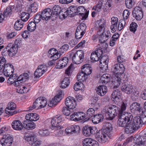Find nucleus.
Returning <instances> with one entry per match:
<instances>
[{"label":"nucleus","mask_w":146,"mask_h":146,"mask_svg":"<svg viewBox=\"0 0 146 146\" xmlns=\"http://www.w3.org/2000/svg\"><path fill=\"white\" fill-rule=\"evenodd\" d=\"M87 76L82 72H80L77 75V79L80 82H83L87 78Z\"/></svg>","instance_id":"obj_38"},{"label":"nucleus","mask_w":146,"mask_h":146,"mask_svg":"<svg viewBox=\"0 0 146 146\" xmlns=\"http://www.w3.org/2000/svg\"><path fill=\"white\" fill-rule=\"evenodd\" d=\"M38 5L36 3H34L31 4V8L30 9L31 10L32 12H35L37 11L38 8Z\"/></svg>","instance_id":"obj_60"},{"label":"nucleus","mask_w":146,"mask_h":146,"mask_svg":"<svg viewBox=\"0 0 146 146\" xmlns=\"http://www.w3.org/2000/svg\"><path fill=\"white\" fill-rule=\"evenodd\" d=\"M120 94V91L118 90H114L111 94V99L117 105H120L121 101Z\"/></svg>","instance_id":"obj_15"},{"label":"nucleus","mask_w":146,"mask_h":146,"mask_svg":"<svg viewBox=\"0 0 146 146\" xmlns=\"http://www.w3.org/2000/svg\"><path fill=\"white\" fill-rule=\"evenodd\" d=\"M95 111L94 109L93 108H90L87 110L86 112V115L87 117L85 119L86 121L88 120L95 113Z\"/></svg>","instance_id":"obj_41"},{"label":"nucleus","mask_w":146,"mask_h":146,"mask_svg":"<svg viewBox=\"0 0 146 146\" xmlns=\"http://www.w3.org/2000/svg\"><path fill=\"white\" fill-rule=\"evenodd\" d=\"M3 74L7 77L13 74L14 72L13 66L11 64L7 63L5 66L2 69Z\"/></svg>","instance_id":"obj_11"},{"label":"nucleus","mask_w":146,"mask_h":146,"mask_svg":"<svg viewBox=\"0 0 146 146\" xmlns=\"http://www.w3.org/2000/svg\"><path fill=\"white\" fill-rule=\"evenodd\" d=\"M61 8L58 5L54 6L52 8V11L54 12V14L56 15H59L60 12L61 11Z\"/></svg>","instance_id":"obj_53"},{"label":"nucleus","mask_w":146,"mask_h":146,"mask_svg":"<svg viewBox=\"0 0 146 146\" xmlns=\"http://www.w3.org/2000/svg\"><path fill=\"white\" fill-rule=\"evenodd\" d=\"M65 103L68 108L70 109H74L76 106L74 98L71 96L66 98Z\"/></svg>","instance_id":"obj_14"},{"label":"nucleus","mask_w":146,"mask_h":146,"mask_svg":"<svg viewBox=\"0 0 146 146\" xmlns=\"http://www.w3.org/2000/svg\"><path fill=\"white\" fill-rule=\"evenodd\" d=\"M29 18V13L25 12L22 13L21 15V20L23 22H26Z\"/></svg>","instance_id":"obj_44"},{"label":"nucleus","mask_w":146,"mask_h":146,"mask_svg":"<svg viewBox=\"0 0 146 146\" xmlns=\"http://www.w3.org/2000/svg\"><path fill=\"white\" fill-rule=\"evenodd\" d=\"M137 26V25L136 23L133 22L130 25L129 29L131 31L134 33L136 30Z\"/></svg>","instance_id":"obj_61"},{"label":"nucleus","mask_w":146,"mask_h":146,"mask_svg":"<svg viewBox=\"0 0 146 146\" xmlns=\"http://www.w3.org/2000/svg\"><path fill=\"white\" fill-rule=\"evenodd\" d=\"M39 134L42 136H48L49 134L48 131L47 129H40L38 132Z\"/></svg>","instance_id":"obj_58"},{"label":"nucleus","mask_w":146,"mask_h":146,"mask_svg":"<svg viewBox=\"0 0 146 146\" xmlns=\"http://www.w3.org/2000/svg\"><path fill=\"white\" fill-rule=\"evenodd\" d=\"M103 48L99 47L96 49L91 54V59L93 62L98 61L100 59V57L103 53Z\"/></svg>","instance_id":"obj_10"},{"label":"nucleus","mask_w":146,"mask_h":146,"mask_svg":"<svg viewBox=\"0 0 146 146\" xmlns=\"http://www.w3.org/2000/svg\"><path fill=\"white\" fill-rule=\"evenodd\" d=\"M6 60L4 57L1 56L0 57V71L5 66V65L6 64Z\"/></svg>","instance_id":"obj_51"},{"label":"nucleus","mask_w":146,"mask_h":146,"mask_svg":"<svg viewBox=\"0 0 146 146\" xmlns=\"http://www.w3.org/2000/svg\"><path fill=\"white\" fill-rule=\"evenodd\" d=\"M16 108V104L14 102H10L8 103L7 107L5 109V111L6 113L12 115L20 111V110L12 111L15 110Z\"/></svg>","instance_id":"obj_9"},{"label":"nucleus","mask_w":146,"mask_h":146,"mask_svg":"<svg viewBox=\"0 0 146 146\" xmlns=\"http://www.w3.org/2000/svg\"><path fill=\"white\" fill-rule=\"evenodd\" d=\"M91 141H92V139L90 138H87L84 139L82 141L83 146H90Z\"/></svg>","instance_id":"obj_57"},{"label":"nucleus","mask_w":146,"mask_h":146,"mask_svg":"<svg viewBox=\"0 0 146 146\" xmlns=\"http://www.w3.org/2000/svg\"><path fill=\"white\" fill-rule=\"evenodd\" d=\"M24 23L20 19L17 20L14 24V28L16 30L19 31L23 27Z\"/></svg>","instance_id":"obj_39"},{"label":"nucleus","mask_w":146,"mask_h":146,"mask_svg":"<svg viewBox=\"0 0 146 146\" xmlns=\"http://www.w3.org/2000/svg\"><path fill=\"white\" fill-rule=\"evenodd\" d=\"M64 9H62L59 13V16L60 19H64L69 15L67 10L66 11Z\"/></svg>","instance_id":"obj_46"},{"label":"nucleus","mask_w":146,"mask_h":146,"mask_svg":"<svg viewBox=\"0 0 146 146\" xmlns=\"http://www.w3.org/2000/svg\"><path fill=\"white\" fill-rule=\"evenodd\" d=\"M124 78L121 79L119 76H116L115 78L114 83V87L117 88L120 85L121 91L127 94H130L134 91L133 86L130 84L126 83L127 80L126 76H124Z\"/></svg>","instance_id":"obj_1"},{"label":"nucleus","mask_w":146,"mask_h":146,"mask_svg":"<svg viewBox=\"0 0 146 146\" xmlns=\"http://www.w3.org/2000/svg\"><path fill=\"white\" fill-rule=\"evenodd\" d=\"M125 68L123 64L121 63H118L114 64L112 67V72L115 75L114 77L113 82L114 83L115 78L116 76H119L120 78L121 79L124 78V76L125 75H121L124 72Z\"/></svg>","instance_id":"obj_4"},{"label":"nucleus","mask_w":146,"mask_h":146,"mask_svg":"<svg viewBox=\"0 0 146 146\" xmlns=\"http://www.w3.org/2000/svg\"><path fill=\"white\" fill-rule=\"evenodd\" d=\"M24 127L27 129L32 130L35 128L36 125L34 122L32 121L26 120L24 121Z\"/></svg>","instance_id":"obj_30"},{"label":"nucleus","mask_w":146,"mask_h":146,"mask_svg":"<svg viewBox=\"0 0 146 146\" xmlns=\"http://www.w3.org/2000/svg\"><path fill=\"white\" fill-rule=\"evenodd\" d=\"M29 75L27 73H25L19 76L18 78V80H21L22 82H25L28 79Z\"/></svg>","instance_id":"obj_48"},{"label":"nucleus","mask_w":146,"mask_h":146,"mask_svg":"<svg viewBox=\"0 0 146 146\" xmlns=\"http://www.w3.org/2000/svg\"><path fill=\"white\" fill-rule=\"evenodd\" d=\"M131 112L136 115H139L143 113V109L140 104L137 102H134L131 104L130 107Z\"/></svg>","instance_id":"obj_8"},{"label":"nucleus","mask_w":146,"mask_h":146,"mask_svg":"<svg viewBox=\"0 0 146 146\" xmlns=\"http://www.w3.org/2000/svg\"><path fill=\"white\" fill-rule=\"evenodd\" d=\"M108 91L107 87L105 85H100L96 89L97 94L100 96H103Z\"/></svg>","instance_id":"obj_26"},{"label":"nucleus","mask_w":146,"mask_h":146,"mask_svg":"<svg viewBox=\"0 0 146 146\" xmlns=\"http://www.w3.org/2000/svg\"><path fill=\"white\" fill-rule=\"evenodd\" d=\"M68 62V58L66 57H64L61 60L57 61L56 66V68H62L64 67L67 64Z\"/></svg>","instance_id":"obj_24"},{"label":"nucleus","mask_w":146,"mask_h":146,"mask_svg":"<svg viewBox=\"0 0 146 146\" xmlns=\"http://www.w3.org/2000/svg\"><path fill=\"white\" fill-rule=\"evenodd\" d=\"M13 128L15 130H20L23 129V126L21 121L19 120L13 121L12 123Z\"/></svg>","instance_id":"obj_29"},{"label":"nucleus","mask_w":146,"mask_h":146,"mask_svg":"<svg viewBox=\"0 0 146 146\" xmlns=\"http://www.w3.org/2000/svg\"><path fill=\"white\" fill-rule=\"evenodd\" d=\"M83 86V84L82 82H76L74 85V89L75 90L78 91L79 90H82Z\"/></svg>","instance_id":"obj_56"},{"label":"nucleus","mask_w":146,"mask_h":146,"mask_svg":"<svg viewBox=\"0 0 146 146\" xmlns=\"http://www.w3.org/2000/svg\"><path fill=\"white\" fill-rule=\"evenodd\" d=\"M69 83V79L68 78L66 77L62 81L60 87L62 88H65L68 86Z\"/></svg>","instance_id":"obj_42"},{"label":"nucleus","mask_w":146,"mask_h":146,"mask_svg":"<svg viewBox=\"0 0 146 146\" xmlns=\"http://www.w3.org/2000/svg\"><path fill=\"white\" fill-rule=\"evenodd\" d=\"M81 71L87 76L92 73V69L89 64H86L82 66Z\"/></svg>","instance_id":"obj_31"},{"label":"nucleus","mask_w":146,"mask_h":146,"mask_svg":"<svg viewBox=\"0 0 146 146\" xmlns=\"http://www.w3.org/2000/svg\"><path fill=\"white\" fill-rule=\"evenodd\" d=\"M82 33L79 31H78V30L76 29L75 33V37L77 39L80 38L84 34V33Z\"/></svg>","instance_id":"obj_63"},{"label":"nucleus","mask_w":146,"mask_h":146,"mask_svg":"<svg viewBox=\"0 0 146 146\" xmlns=\"http://www.w3.org/2000/svg\"><path fill=\"white\" fill-rule=\"evenodd\" d=\"M134 121L137 122L135 127L139 128L142 125L146 123V118L145 116H138L134 117Z\"/></svg>","instance_id":"obj_18"},{"label":"nucleus","mask_w":146,"mask_h":146,"mask_svg":"<svg viewBox=\"0 0 146 146\" xmlns=\"http://www.w3.org/2000/svg\"><path fill=\"white\" fill-rule=\"evenodd\" d=\"M106 126V128L102 131L97 133L96 135L97 140L101 143H104L107 141L110 133L112 130V127L111 123H107Z\"/></svg>","instance_id":"obj_3"},{"label":"nucleus","mask_w":146,"mask_h":146,"mask_svg":"<svg viewBox=\"0 0 146 146\" xmlns=\"http://www.w3.org/2000/svg\"><path fill=\"white\" fill-rule=\"evenodd\" d=\"M13 138L10 134H7L3 136L1 140V143L3 146H10L13 141Z\"/></svg>","instance_id":"obj_12"},{"label":"nucleus","mask_w":146,"mask_h":146,"mask_svg":"<svg viewBox=\"0 0 146 146\" xmlns=\"http://www.w3.org/2000/svg\"><path fill=\"white\" fill-rule=\"evenodd\" d=\"M49 56L52 60L55 61L60 56L58 51L54 48H51L48 51Z\"/></svg>","instance_id":"obj_19"},{"label":"nucleus","mask_w":146,"mask_h":146,"mask_svg":"<svg viewBox=\"0 0 146 146\" xmlns=\"http://www.w3.org/2000/svg\"><path fill=\"white\" fill-rule=\"evenodd\" d=\"M125 4L127 7L128 9L131 8L133 5V1L132 0H125Z\"/></svg>","instance_id":"obj_64"},{"label":"nucleus","mask_w":146,"mask_h":146,"mask_svg":"<svg viewBox=\"0 0 146 146\" xmlns=\"http://www.w3.org/2000/svg\"><path fill=\"white\" fill-rule=\"evenodd\" d=\"M102 34H103L104 36H105L107 39L108 40L111 36V34L110 31H109L104 30L102 31H100Z\"/></svg>","instance_id":"obj_59"},{"label":"nucleus","mask_w":146,"mask_h":146,"mask_svg":"<svg viewBox=\"0 0 146 146\" xmlns=\"http://www.w3.org/2000/svg\"><path fill=\"white\" fill-rule=\"evenodd\" d=\"M36 100L38 109L44 108L46 105L47 101L45 98L40 97L37 98Z\"/></svg>","instance_id":"obj_21"},{"label":"nucleus","mask_w":146,"mask_h":146,"mask_svg":"<svg viewBox=\"0 0 146 146\" xmlns=\"http://www.w3.org/2000/svg\"><path fill=\"white\" fill-rule=\"evenodd\" d=\"M132 115L130 113L120 112L118 114V119L117 124L120 126L129 127L130 125V121L132 119Z\"/></svg>","instance_id":"obj_2"},{"label":"nucleus","mask_w":146,"mask_h":146,"mask_svg":"<svg viewBox=\"0 0 146 146\" xmlns=\"http://www.w3.org/2000/svg\"><path fill=\"white\" fill-rule=\"evenodd\" d=\"M119 108L117 106L114 105H111L108 109L106 116L109 119L112 120L116 116L117 114L119 113Z\"/></svg>","instance_id":"obj_6"},{"label":"nucleus","mask_w":146,"mask_h":146,"mask_svg":"<svg viewBox=\"0 0 146 146\" xmlns=\"http://www.w3.org/2000/svg\"><path fill=\"white\" fill-rule=\"evenodd\" d=\"M26 120L31 121H36L39 118V115L36 113H30L26 115L25 116Z\"/></svg>","instance_id":"obj_25"},{"label":"nucleus","mask_w":146,"mask_h":146,"mask_svg":"<svg viewBox=\"0 0 146 146\" xmlns=\"http://www.w3.org/2000/svg\"><path fill=\"white\" fill-rule=\"evenodd\" d=\"M25 140L31 145H33L37 138L34 135L28 134L25 137Z\"/></svg>","instance_id":"obj_32"},{"label":"nucleus","mask_w":146,"mask_h":146,"mask_svg":"<svg viewBox=\"0 0 146 146\" xmlns=\"http://www.w3.org/2000/svg\"><path fill=\"white\" fill-rule=\"evenodd\" d=\"M62 116L60 115H56L52 118L51 121L52 129H58L62 128V126L60 125L62 122Z\"/></svg>","instance_id":"obj_7"},{"label":"nucleus","mask_w":146,"mask_h":146,"mask_svg":"<svg viewBox=\"0 0 146 146\" xmlns=\"http://www.w3.org/2000/svg\"><path fill=\"white\" fill-rule=\"evenodd\" d=\"M9 129L8 127L5 126L2 127L0 129V135H3V136L4 135H6L7 134H9L6 133V132L8 131Z\"/></svg>","instance_id":"obj_50"},{"label":"nucleus","mask_w":146,"mask_h":146,"mask_svg":"<svg viewBox=\"0 0 146 146\" xmlns=\"http://www.w3.org/2000/svg\"><path fill=\"white\" fill-rule=\"evenodd\" d=\"M77 13L82 17V20L86 19L88 17V14L85 13V9L83 6H80L77 8Z\"/></svg>","instance_id":"obj_27"},{"label":"nucleus","mask_w":146,"mask_h":146,"mask_svg":"<svg viewBox=\"0 0 146 146\" xmlns=\"http://www.w3.org/2000/svg\"><path fill=\"white\" fill-rule=\"evenodd\" d=\"M80 130L79 126L74 125L67 127L65 131L67 133L69 134L79 132Z\"/></svg>","instance_id":"obj_20"},{"label":"nucleus","mask_w":146,"mask_h":146,"mask_svg":"<svg viewBox=\"0 0 146 146\" xmlns=\"http://www.w3.org/2000/svg\"><path fill=\"white\" fill-rule=\"evenodd\" d=\"M86 26L84 23H82L79 25L77 29L78 31H79L82 33H85L86 30Z\"/></svg>","instance_id":"obj_52"},{"label":"nucleus","mask_w":146,"mask_h":146,"mask_svg":"<svg viewBox=\"0 0 146 146\" xmlns=\"http://www.w3.org/2000/svg\"><path fill=\"white\" fill-rule=\"evenodd\" d=\"M14 6H10L7 7L4 12L3 14L6 17L10 16L12 14L13 10L14 9Z\"/></svg>","instance_id":"obj_37"},{"label":"nucleus","mask_w":146,"mask_h":146,"mask_svg":"<svg viewBox=\"0 0 146 146\" xmlns=\"http://www.w3.org/2000/svg\"><path fill=\"white\" fill-rule=\"evenodd\" d=\"M120 102L119 106H121V110H119V113L120 112H124L123 111H125L126 109V107L127 106V101L125 100L124 101L122 102V104Z\"/></svg>","instance_id":"obj_49"},{"label":"nucleus","mask_w":146,"mask_h":146,"mask_svg":"<svg viewBox=\"0 0 146 146\" xmlns=\"http://www.w3.org/2000/svg\"><path fill=\"white\" fill-rule=\"evenodd\" d=\"M102 7V4L101 2H99L96 7H94L93 9L95 10V11L97 13H98L101 11Z\"/></svg>","instance_id":"obj_62"},{"label":"nucleus","mask_w":146,"mask_h":146,"mask_svg":"<svg viewBox=\"0 0 146 146\" xmlns=\"http://www.w3.org/2000/svg\"><path fill=\"white\" fill-rule=\"evenodd\" d=\"M125 23V21L124 19H120L119 21L118 27V30L119 31L121 30L124 28Z\"/></svg>","instance_id":"obj_55"},{"label":"nucleus","mask_w":146,"mask_h":146,"mask_svg":"<svg viewBox=\"0 0 146 146\" xmlns=\"http://www.w3.org/2000/svg\"><path fill=\"white\" fill-rule=\"evenodd\" d=\"M132 13L143 17V11L142 8L139 7L137 6L135 7Z\"/></svg>","instance_id":"obj_45"},{"label":"nucleus","mask_w":146,"mask_h":146,"mask_svg":"<svg viewBox=\"0 0 146 146\" xmlns=\"http://www.w3.org/2000/svg\"><path fill=\"white\" fill-rule=\"evenodd\" d=\"M6 48L9 52V55L11 57L15 55L18 50L17 46H15L11 43L8 44Z\"/></svg>","instance_id":"obj_17"},{"label":"nucleus","mask_w":146,"mask_h":146,"mask_svg":"<svg viewBox=\"0 0 146 146\" xmlns=\"http://www.w3.org/2000/svg\"><path fill=\"white\" fill-rule=\"evenodd\" d=\"M111 25L110 28L113 33L115 32L117 28L118 19L117 17H113L111 19Z\"/></svg>","instance_id":"obj_28"},{"label":"nucleus","mask_w":146,"mask_h":146,"mask_svg":"<svg viewBox=\"0 0 146 146\" xmlns=\"http://www.w3.org/2000/svg\"><path fill=\"white\" fill-rule=\"evenodd\" d=\"M59 101L57 99H55V97L48 103V105L50 107H51L56 105Z\"/></svg>","instance_id":"obj_54"},{"label":"nucleus","mask_w":146,"mask_h":146,"mask_svg":"<svg viewBox=\"0 0 146 146\" xmlns=\"http://www.w3.org/2000/svg\"><path fill=\"white\" fill-rule=\"evenodd\" d=\"M103 117L101 114H98L95 115L92 118V121L95 124H97L103 120Z\"/></svg>","instance_id":"obj_35"},{"label":"nucleus","mask_w":146,"mask_h":146,"mask_svg":"<svg viewBox=\"0 0 146 146\" xmlns=\"http://www.w3.org/2000/svg\"><path fill=\"white\" fill-rule=\"evenodd\" d=\"M85 114L82 112H78L74 113L70 116L71 120L75 121H78L84 119Z\"/></svg>","instance_id":"obj_16"},{"label":"nucleus","mask_w":146,"mask_h":146,"mask_svg":"<svg viewBox=\"0 0 146 146\" xmlns=\"http://www.w3.org/2000/svg\"><path fill=\"white\" fill-rule=\"evenodd\" d=\"M17 91L19 93L23 94L26 93L28 92L29 89V87H26L24 86L21 85L17 87Z\"/></svg>","instance_id":"obj_36"},{"label":"nucleus","mask_w":146,"mask_h":146,"mask_svg":"<svg viewBox=\"0 0 146 146\" xmlns=\"http://www.w3.org/2000/svg\"><path fill=\"white\" fill-rule=\"evenodd\" d=\"M98 35L99 36V41L100 42L104 43L108 40L107 38L105 37V36L102 34L100 30L98 31Z\"/></svg>","instance_id":"obj_47"},{"label":"nucleus","mask_w":146,"mask_h":146,"mask_svg":"<svg viewBox=\"0 0 146 146\" xmlns=\"http://www.w3.org/2000/svg\"><path fill=\"white\" fill-rule=\"evenodd\" d=\"M133 118V116H132V119L130 121V125L129 126V127L126 128V132L127 133H132L133 132V130H136L137 129L139 128L138 127H135L136 125H135L137 124V122L136 121H133L134 120V118Z\"/></svg>","instance_id":"obj_23"},{"label":"nucleus","mask_w":146,"mask_h":146,"mask_svg":"<svg viewBox=\"0 0 146 146\" xmlns=\"http://www.w3.org/2000/svg\"><path fill=\"white\" fill-rule=\"evenodd\" d=\"M82 131L83 134L85 136H89L93 133V130L92 127L88 126L84 127Z\"/></svg>","instance_id":"obj_33"},{"label":"nucleus","mask_w":146,"mask_h":146,"mask_svg":"<svg viewBox=\"0 0 146 146\" xmlns=\"http://www.w3.org/2000/svg\"><path fill=\"white\" fill-rule=\"evenodd\" d=\"M73 50L71 51L70 56L72 57L73 62L76 64H79L83 61L84 59V53L83 51L79 50L74 53Z\"/></svg>","instance_id":"obj_5"},{"label":"nucleus","mask_w":146,"mask_h":146,"mask_svg":"<svg viewBox=\"0 0 146 146\" xmlns=\"http://www.w3.org/2000/svg\"><path fill=\"white\" fill-rule=\"evenodd\" d=\"M110 81L109 76L107 74H104L101 77L99 81V83L100 85L106 84Z\"/></svg>","instance_id":"obj_34"},{"label":"nucleus","mask_w":146,"mask_h":146,"mask_svg":"<svg viewBox=\"0 0 146 146\" xmlns=\"http://www.w3.org/2000/svg\"><path fill=\"white\" fill-rule=\"evenodd\" d=\"M36 23L34 21H31L27 27L28 30L32 32L34 31L36 28Z\"/></svg>","instance_id":"obj_43"},{"label":"nucleus","mask_w":146,"mask_h":146,"mask_svg":"<svg viewBox=\"0 0 146 146\" xmlns=\"http://www.w3.org/2000/svg\"><path fill=\"white\" fill-rule=\"evenodd\" d=\"M47 70V67L46 65L42 64L39 65L34 72V76L36 78H39Z\"/></svg>","instance_id":"obj_13"},{"label":"nucleus","mask_w":146,"mask_h":146,"mask_svg":"<svg viewBox=\"0 0 146 146\" xmlns=\"http://www.w3.org/2000/svg\"><path fill=\"white\" fill-rule=\"evenodd\" d=\"M41 13L42 17V19L47 21L50 19L52 13L51 9L48 8L45 9Z\"/></svg>","instance_id":"obj_22"},{"label":"nucleus","mask_w":146,"mask_h":146,"mask_svg":"<svg viewBox=\"0 0 146 146\" xmlns=\"http://www.w3.org/2000/svg\"><path fill=\"white\" fill-rule=\"evenodd\" d=\"M97 23L99 27V30L103 31L105 29V26L106 25L105 21L104 19H101L98 20Z\"/></svg>","instance_id":"obj_40"}]
</instances>
